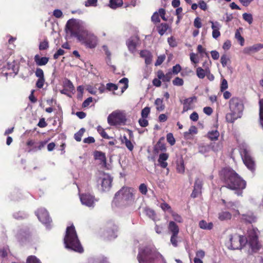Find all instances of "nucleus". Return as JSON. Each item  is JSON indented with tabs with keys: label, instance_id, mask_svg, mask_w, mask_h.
Masks as SVG:
<instances>
[{
	"label": "nucleus",
	"instance_id": "nucleus-1",
	"mask_svg": "<svg viewBox=\"0 0 263 263\" xmlns=\"http://www.w3.org/2000/svg\"><path fill=\"white\" fill-rule=\"evenodd\" d=\"M67 27L70 30L71 35L77 37L78 40L87 48L92 49L96 47L98 38L93 33L89 31L86 24L82 22H74L69 20Z\"/></svg>",
	"mask_w": 263,
	"mask_h": 263
},
{
	"label": "nucleus",
	"instance_id": "nucleus-2",
	"mask_svg": "<svg viewBox=\"0 0 263 263\" xmlns=\"http://www.w3.org/2000/svg\"><path fill=\"white\" fill-rule=\"evenodd\" d=\"M258 230L250 229L248 231L247 237L237 234L231 235L229 236V240L226 242V244L229 249L235 250L241 249L247 242H248L253 251L256 252L261 246L258 240Z\"/></svg>",
	"mask_w": 263,
	"mask_h": 263
},
{
	"label": "nucleus",
	"instance_id": "nucleus-3",
	"mask_svg": "<svg viewBox=\"0 0 263 263\" xmlns=\"http://www.w3.org/2000/svg\"><path fill=\"white\" fill-rule=\"evenodd\" d=\"M220 177L224 183V187L236 191L238 196L242 195V190L245 189L246 182L234 170L230 168H223Z\"/></svg>",
	"mask_w": 263,
	"mask_h": 263
},
{
	"label": "nucleus",
	"instance_id": "nucleus-4",
	"mask_svg": "<svg viewBox=\"0 0 263 263\" xmlns=\"http://www.w3.org/2000/svg\"><path fill=\"white\" fill-rule=\"evenodd\" d=\"M137 258L139 263H155L158 259H160L162 263H166L163 256L153 245L139 249Z\"/></svg>",
	"mask_w": 263,
	"mask_h": 263
},
{
	"label": "nucleus",
	"instance_id": "nucleus-5",
	"mask_svg": "<svg viewBox=\"0 0 263 263\" xmlns=\"http://www.w3.org/2000/svg\"><path fill=\"white\" fill-rule=\"evenodd\" d=\"M64 242L65 247L68 249L79 253L83 252V247L78 239L74 227L73 225L67 228Z\"/></svg>",
	"mask_w": 263,
	"mask_h": 263
},
{
	"label": "nucleus",
	"instance_id": "nucleus-6",
	"mask_svg": "<svg viewBox=\"0 0 263 263\" xmlns=\"http://www.w3.org/2000/svg\"><path fill=\"white\" fill-rule=\"evenodd\" d=\"M242 100L237 97H233L229 101V108L231 112L226 115L227 121L233 123L236 119L241 117L243 110Z\"/></svg>",
	"mask_w": 263,
	"mask_h": 263
},
{
	"label": "nucleus",
	"instance_id": "nucleus-7",
	"mask_svg": "<svg viewBox=\"0 0 263 263\" xmlns=\"http://www.w3.org/2000/svg\"><path fill=\"white\" fill-rule=\"evenodd\" d=\"M133 200L132 189L123 186L116 193L114 202H121L123 204H127L133 201Z\"/></svg>",
	"mask_w": 263,
	"mask_h": 263
},
{
	"label": "nucleus",
	"instance_id": "nucleus-8",
	"mask_svg": "<svg viewBox=\"0 0 263 263\" xmlns=\"http://www.w3.org/2000/svg\"><path fill=\"white\" fill-rule=\"evenodd\" d=\"M126 121L125 114L119 110L113 111L107 118L108 123L111 126L124 124Z\"/></svg>",
	"mask_w": 263,
	"mask_h": 263
},
{
	"label": "nucleus",
	"instance_id": "nucleus-9",
	"mask_svg": "<svg viewBox=\"0 0 263 263\" xmlns=\"http://www.w3.org/2000/svg\"><path fill=\"white\" fill-rule=\"evenodd\" d=\"M112 178L107 174H104L99 178L98 183L100 184V189L103 192H106L110 190L111 186Z\"/></svg>",
	"mask_w": 263,
	"mask_h": 263
},
{
	"label": "nucleus",
	"instance_id": "nucleus-10",
	"mask_svg": "<svg viewBox=\"0 0 263 263\" xmlns=\"http://www.w3.org/2000/svg\"><path fill=\"white\" fill-rule=\"evenodd\" d=\"M117 227L112 222L108 223L107 224L106 230L104 231L103 236L108 239H111L117 237L116 232Z\"/></svg>",
	"mask_w": 263,
	"mask_h": 263
},
{
	"label": "nucleus",
	"instance_id": "nucleus-11",
	"mask_svg": "<svg viewBox=\"0 0 263 263\" xmlns=\"http://www.w3.org/2000/svg\"><path fill=\"white\" fill-rule=\"evenodd\" d=\"M39 220L43 223L47 225L51 221L48 212L45 209H40L36 212ZM48 226H47V227Z\"/></svg>",
	"mask_w": 263,
	"mask_h": 263
},
{
	"label": "nucleus",
	"instance_id": "nucleus-12",
	"mask_svg": "<svg viewBox=\"0 0 263 263\" xmlns=\"http://www.w3.org/2000/svg\"><path fill=\"white\" fill-rule=\"evenodd\" d=\"M242 159L246 166L252 172L255 170V164L252 158L246 151L244 152V155Z\"/></svg>",
	"mask_w": 263,
	"mask_h": 263
},
{
	"label": "nucleus",
	"instance_id": "nucleus-13",
	"mask_svg": "<svg viewBox=\"0 0 263 263\" xmlns=\"http://www.w3.org/2000/svg\"><path fill=\"white\" fill-rule=\"evenodd\" d=\"M82 203L88 207H93L95 201V197L89 194H82L80 196Z\"/></svg>",
	"mask_w": 263,
	"mask_h": 263
},
{
	"label": "nucleus",
	"instance_id": "nucleus-14",
	"mask_svg": "<svg viewBox=\"0 0 263 263\" xmlns=\"http://www.w3.org/2000/svg\"><path fill=\"white\" fill-rule=\"evenodd\" d=\"M196 97L194 96L185 99L183 101H180L181 103L183 104V110L182 113H184L189 110L192 109L193 108V103L194 101H196Z\"/></svg>",
	"mask_w": 263,
	"mask_h": 263
},
{
	"label": "nucleus",
	"instance_id": "nucleus-15",
	"mask_svg": "<svg viewBox=\"0 0 263 263\" xmlns=\"http://www.w3.org/2000/svg\"><path fill=\"white\" fill-rule=\"evenodd\" d=\"M209 22L212 24L211 28L213 30L212 36L214 39H216L220 35L219 29L221 28V26L220 23L217 21L214 22L212 21H210Z\"/></svg>",
	"mask_w": 263,
	"mask_h": 263
},
{
	"label": "nucleus",
	"instance_id": "nucleus-16",
	"mask_svg": "<svg viewBox=\"0 0 263 263\" xmlns=\"http://www.w3.org/2000/svg\"><path fill=\"white\" fill-rule=\"evenodd\" d=\"M202 185V181L199 179H197L195 182L194 190L191 194L192 197H196L201 193Z\"/></svg>",
	"mask_w": 263,
	"mask_h": 263
},
{
	"label": "nucleus",
	"instance_id": "nucleus-17",
	"mask_svg": "<svg viewBox=\"0 0 263 263\" xmlns=\"http://www.w3.org/2000/svg\"><path fill=\"white\" fill-rule=\"evenodd\" d=\"M140 57L144 58L146 65H149L151 64L152 61V54L148 50H142L140 52Z\"/></svg>",
	"mask_w": 263,
	"mask_h": 263
},
{
	"label": "nucleus",
	"instance_id": "nucleus-18",
	"mask_svg": "<svg viewBox=\"0 0 263 263\" xmlns=\"http://www.w3.org/2000/svg\"><path fill=\"white\" fill-rule=\"evenodd\" d=\"M137 39L136 37H131L126 42V45L128 48L132 53H134L136 51L137 45Z\"/></svg>",
	"mask_w": 263,
	"mask_h": 263
},
{
	"label": "nucleus",
	"instance_id": "nucleus-19",
	"mask_svg": "<svg viewBox=\"0 0 263 263\" xmlns=\"http://www.w3.org/2000/svg\"><path fill=\"white\" fill-rule=\"evenodd\" d=\"M34 61L37 66L45 65L49 61V58L47 57H40L39 55L36 54L34 57Z\"/></svg>",
	"mask_w": 263,
	"mask_h": 263
},
{
	"label": "nucleus",
	"instance_id": "nucleus-20",
	"mask_svg": "<svg viewBox=\"0 0 263 263\" xmlns=\"http://www.w3.org/2000/svg\"><path fill=\"white\" fill-rule=\"evenodd\" d=\"M168 229L170 232L172 233V235H178L179 233V227L175 223V222L171 221L169 222L168 226Z\"/></svg>",
	"mask_w": 263,
	"mask_h": 263
},
{
	"label": "nucleus",
	"instance_id": "nucleus-21",
	"mask_svg": "<svg viewBox=\"0 0 263 263\" xmlns=\"http://www.w3.org/2000/svg\"><path fill=\"white\" fill-rule=\"evenodd\" d=\"M209 72V68H205L204 69L201 67H198L196 69V74L199 79H203L206 75L207 73Z\"/></svg>",
	"mask_w": 263,
	"mask_h": 263
},
{
	"label": "nucleus",
	"instance_id": "nucleus-22",
	"mask_svg": "<svg viewBox=\"0 0 263 263\" xmlns=\"http://www.w3.org/2000/svg\"><path fill=\"white\" fill-rule=\"evenodd\" d=\"M231 214L227 211H222L218 214V218L221 221L229 220L231 218Z\"/></svg>",
	"mask_w": 263,
	"mask_h": 263
},
{
	"label": "nucleus",
	"instance_id": "nucleus-23",
	"mask_svg": "<svg viewBox=\"0 0 263 263\" xmlns=\"http://www.w3.org/2000/svg\"><path fill=\"white\" fill-rule=\"evenodd\" d=\"M263 48V44H257L245 49L246 52H256Z\"/></svg>",
	"mask_w": 263,
	"mask_h": 263
},
{
	"label": "nucleus",
	"instance_id": "nucleus-24",
	"mask_svg": "<svg viewBox=\"0 0 263 263\" xmlns=\"http://www.w3.org/2000/svg\"><path fill=\"white\" fill-rule=\"evenodd\" d=\"M207 136L211 140H216L219 136V133L217 130H212L208 132Z\"/></svg>",
	"mask_w": 263,
	"mask_h": 263
},
{
	"label": "nucleus",
	"instance_id": "nucleus-25",
	"mask_svg": "<svg viewBox=\"0 0 263 263\" xmlns=\"http://www.w3.org/2000/svg\"><path fill=\"white\" fill-rule=\"evenodd\" d=\"M155 104L156 106V109L159 111H163L165 109V105L163 103L162 99L157 98L155 101Z\"/></svg>",
	"mask_w": 263,
	"mask_h": 263
},
{
	"label": "nucleus",
	"instance_id": "nucleus-26",
	"mask_svg": "<svg viewBox=\"0 0 263 263\" xmlns=\"http://www.w3.org/2000/svg\"><path fill=\"white\" fill-rule=\"evenodd\" d=\"M199 227L204 230H211L213 224L212 222L207 223L204 220H201L199 223Z\"/></svg>",
	"mask_w": 263,
	"mask_h": 263
},
{
	"label": "nucleus",
	"instance_id": "nucleus-27",
	"mask_svg": "<svg viewBox=\"0 0 263 263\" xmlns=\"http://www.w3.org/2000/svg\"><path fill=\"white\" fill-rule=\"evenodd\" d=\"M95 157L96 159L100 160L101 162L106 164V159L104 153L97 151L95 153Z\"/></svg>",
	"mask_w": 263,
	"mask_h": 263
},
{
	"label": "nucleus",
	"instance_id": "nucleus-28",
	"mask_svg": "<svg viewBox=\"0 0 263 263\" xmlns=\"http://www.w3.org/2000/svg\"><path fill=\"white\" fill-rule=\"evenodd\" d=\"M168 28V26L166 23H161L157 27V30L159 34L163 35Z\"/></svg>",
	"mask_w": 263,
	"mask_h": 263
},
{
	"label": "nucleus",
	"instance_id": "nucleus-29",
	"mask_svg": "<svg viewBox=\"0 0 263 263\" xmlns=\"http://www.w3.org/2000/svg\"><path fill=\"white\" fill-rule=\"evenodd\" d=\"M242 219L249 223H252L256 221V217L253 214H244Z\"/></svg>",
	"mask_w": 263,
	"mask_h": 263
},
{
	"label": "nucleus",
	"instance_id": "nucleus-30",
	"mask_svg": "<svg viewBox=\"0 0 263 263\" xmlns=\"http://www.w3.org/2000/svg\"><path fill=\"white\" fill-rule=\"evenodd\" d=\"M259 104V122L263 129V99H260Z\"/></svg>",
	"mask_w": 263,
	"mask_h": 263
},
{
	"label": "nucleus",
	"instance_id": "nucleus-31",
	"mask_svg": "<svg viewBox=\"0 0 263 263\" xmlns=\"http://www.w3.org/2000/svg\"><path fill=\"white\" fill-rule=\"evenodd\" d=\"M184 162L182 158L178 160L177 162V171L179 173H183L184 172Z\"/></svg>",
	"mask_w": 263,
	"mask_h": 263
},
{
	"label": "nucleus",
	"instance_id": "nucleus-32",
	"mask_svg": "<svg viewBox=\"0 0 263 263\" xmlns=\"http://www.w3.org/2000/svg\"><path fill=\"white\" fill-rule=\"evenodd\" d=\"M144 212L146 215L148 216L151 219L155 220L156 214L154 211L151 209L146 208L144 209Z\"/></svg>",
	"mask_w": 263,
	"mask_h": 263
},
{
	"label": "nucleus",
	"instance_id": "nucleus-33",
	"mask_svg": "<svg viewBox=\"0 0 263 263\" xmlns=\"http://www.w3.org/2000/svg\"><path fill=\"white\" fill-rule=\"evenodd\" d=\"M123 4L122 0H110V7L112 9H116L121 6Z\"/></svg>",
	"mask_w": 263,
	"mask_h": 263
},
{
	"label": "nucleus",
	"instance_id": "nucleus-34",
	"mask_svg": "<svg viewBox=\"0 0 263 263\" xmlns=\"http://www.w3.org/2000/svg\"><path fill=\"white\" fill-rule=\"evenodd\" d=\"M85 131V128H82L74 134V137L77 141L80 142L81 141L82 137L84 134Z\"/></svg>",
	"mask_w": 263,
	"mask_h": 263
},
{
	"label": "nucleus",
	"instance_id": "nucleus-35",
	"mask_svg": "<svg viewBox=\"0 0 263 263\" xmlns=\"http://www.w3.org/2000/svg\"><path fill=\"white\" fill-rule=\"evenodd\" d=\"M120 83L124 84L123 87L121 88V92L123 93L128 86V80L126 78H123L119 81Z\"/></svg>",
	"mask_w": 263,
	"mask_h": 263
},
{
	"label": "nucleus",
	"instance_id": "nucleus-36",
	"mask_svg": "<svg viewBox=\"0 0 263 263\" xmlns=\"http://www.w3.org/2000/svg\"><path fill=\"white\" fill-rule=\"evenodd\" d=\"M243 18L249 24L252 23L253 17L252 14L250 13H245L242 14Z\"/></svg>",
	"mask_w": 263,
	"mask_h": 263
},
{
	"label": "nucleus",
	"instance_id": "nucleus-37",
	"mask_svg": "<svg viewBox=\"0 0 263 263\" xmlns=\"http://www.w3.org/2000/svg\"><path fill=\"white\" fill-rule=\"evenodd\" d=\"M220 61L222 66L226 67L228 63L230 62V60L226 54H223L221 57Z\"/></svg>",
	"mask_w": 263,
	"mask_h": 263
},
{
	"label": "nucleus",
	"instance_id": "nucleus-38",
	"mask_svg": "<svg viewBox=\"0 0 263 263\" xmlns=\"http://www.w3.org/2000/svg\"><path fill=\"white\" fill-rule=\"evenodd\" d=\"M167 141L171 144V145H174L175 143V139L173 136V134L168 133L166 135Z\"/></svg>",
	"mask_w": 263,
	"mask_h": 263
},
{
	"label": "nucleus",
	"instance_id": "nucleus-39",
	"mask_svg": "<svg viewBox=\"0 0 263 263\" xmlns=\"http://www.w3.org/2000/svg\"><path fill=\"white\" fill-rule=\"evenodd\" d=\"M226 208L228 209L235 210L237 214H239V212L237 210H235V208H237V206L235 203L232 202H228L226 204Z\"/></svg>",
	"mask_w": 263,
	"mask_h": 263
},
{
	"label": "nucleus",
	"instance_id": "nucleus-40",
	"mask_svg": "<svg viewBox=\"0 0 263 263\" xmlns=\"http://www.w3.org/2000/svg\"><path fill=\"white\" fill-rule=\"evenodd\" d=\"M183 80L182 79L180 78L179 77H176L173 81V84L175 86H181L183 85Z\"/></svg>",
	"mask_w": 263,
	"mask_h": 263
},
{
	"label": "nucleus",
	"instance_id": "nucleus-41",
	"mask_svg": "<svg viewBox=\"0 0 263 263\" xmlns=\"http://www.w3.org/2000/svg\"><path fill=\"white\" fill-rule=\"evenodd\" d=\"M27 263H41V262L35 256H30L27 258Z\"/></svg>",
	"mask_w": 263,
	"mask_h": 263
},
{
	"label": "nucleus",
	"instance_id": "nucleus-42",
	"mask_svg": "<svg viewBox=\"0 0 263 263\" xmlns=\"http://www.w3.org/2000/svg\"><path fill=\"white\" fill-rule=\"evenodd\" d=\"M139 190L140 193L143 195H146L147 193V187L144 183H142L140 185Z\"/></svg>",
	"mask_w": 263,
	"mask_h": 263
},
{
	"label": "nucleus",
	"instance_id": "nucleus-43",
	"mask_svg": "<svg viewBox=\"0 0 263 263\" xmlns=\"http://www.w3.org/2000/svg\"><path fill=\"white\" fill-rule=\"evenodd\" d=\"M150 112V108L145 107L141 111V116L143 118H146Z\"/></svg>",
	"mask_w": 263,
	"mask_h": 263
},
{
	"label": "nucleus",
	"instance_id": "nucleus-44",
	"mask_svg": "<svg viewBox=\"0 0 263 263\" xmlns=\"http://www.w3.org/2000/svg\"><path fill=\"white\" fill-rule=\"evenodd\" d=\"M165 55L164 54L160 55L157 58L156 62H155V65L156 66L160 65L165 60Z\"/></svg>",
	"mask_w": 263,
	"mask_h": 263
},
{
	"label": "nucleus",
	"instance_id": "nucleus-45",
	"mask_svg": "<svg viewBox=\"0 0 263 263\" xmlns=\"http://www.w3.org/2000/svg\"><path fill=\"white\" fill-rule=\"evenodd\" d=\"M35 75L38 79L44 78L43 70L40 68H37L35 71Z\"/></svg>",
	"mask_w": 263,
	"mask_h": 263
},
{
	"label": "nucleus",
	"instance_id": "nucleus-46",
	"mask_svg": "<svg viewBox=\"0 0 263 263\" xmlns=\"http://www.w3.org/2000/svg\"><path fill=\"white\" fill-rule=\"evenodd\" d=\"M49 47L48 42L47 40L40 43L39 45V49L41 50H46Z\"/></svg>",
	"mask_w": 263,
	"mask_h": 263
},
{
	"label": "nucleus",
	"instance_id": "nucleus-47",
	"mask_svg": "<svg viewBox=\"0 0 263 263\" xmlns=\"http://www.w3.org/2000/svg\"><path fill=\"white\" fill-rule=\"evenodd\" d=\"M181 70V67L179 64H176L174 66L172 69V74H177Z\"/></svg>",
	"mask_w": 263,
	"mask_h": 263
},
{
	"label": "nucleus",
	"instance_id": "nucleus-48",
	"mask_svg": "<svg viewBox=\"0 0 263 263\" xmlns=\"http://www.w3.org/2000/svg\"><path fill=\"white\" fill-rule=\"evenodd\" d=\"M118 88V86L114 83H109L106 84V89L109 91L116 90Z\"/></svg>",
	"mask_w": 263,
	"mask_h": 263
},
{
	"label": "nucleus",
	"instance_id": "nucleus-49",
	"mask_svg": "<svg viewBox=\"0 0 263 263\" xmlns=\"http://www.w3.org/2000/svg\"><path fill=\"white\" fill-rule=\"evenodd\" d=\"M235 36L236 39H237V40L240 42V44L241 46H243L245 41L244 39L241 36L240 32L238 30H237L236 32H235Z\"/></svg>",
	"mask_w": 263,
	"mask_h": 263
},
{
	"label": "nucleus",
	"instance_id": "nucleus-50",
	"mask_svg": "<svg viewBox=\"0 0 263 263\" xmlns=\"http://www.w3.org/2000/svg\"><path fill=\"white\" fill-rule=\"evenodd\" d=\"M103 49L104 50V51H105V54L106 55H107V63L108 64H109V62H110V56H111V53L109 51L108 49V47L107 46H105V45H104L103 46Z\"/></svg>",
	"mask_w": 263,
	"mask_h": 263
},
{
	"label": "nucleus",
	"instance_id": "nucleus-51",
	"mask_svg": "<svg viewBox=\"0 0 263 263\" xmlns=\"http://www.w3.org/2000/svg\"><path fill=\"white\" fill-rule=\"evenodd\" d=\"M164 227H165L164 224H160V225L156 224L155 228V230L157 234H160L162 233V231L164 229Z\"/></svg>",
	"mask_w": 263,
	"mask_h": 263
},
{
	"label": "nucleus",
	"instance_id": "nucleus-52",
	"mask_svg": "<svg viewBox=\"0 0 263 263\" xmlns=\"http://www.w3.org/2000/svg\"><path fill=\"white\" fill-rule=\"evenodd\" d=\"M98 0H87L85 2V6L86 7L96 6Z\"/></svg>",
	"mask_w": 263,
	"mask_h": 263
},
{
	"label": "nucleus",
	"instance_id": "nucleus-53",
	"mask_svg": "<svg viewBox=\"0 0 263 263\" xmlns=\"http://www.w3.org/2000/svg\"><path fill=\"white\" fill-rule=\"evenodd\" d=\"M152 21L155 23H159L160 20L159 18V14L157 12L154 13L153 15L151 17Z\"/></svg>",
	"mask_w": 263,
	"mask_h": 263
},
{
	"label": "nucleus",
	"instance_id": "nucleus-54",
	"mask_svg": "<svg viewBox=\"0 0 263 263\" xmlns=\"http://www.w3.org/2000/svg\"><path fill=\"white\" fill-rule=\"evenodd\" d=\"M45 80V78L38 79L36 82V86L38 88H42L44 84Z\"/></svg>",
	"mask_w": 263,
	"mask_h": 263
},
{
	"label": "nucleus",
	"instance_id": "nucleus-55",
	"mask_svg": "<svg viewBox=\"0 0 263 263\" xmlns=\"http://www.w3.org/2000/svg\"><path fill=\"white\" fill-rule=\"evenodd\" d=\"M139 123L140 125L142 127H146L148 125V121L146 119V118H142L139 119Z\"/></svg>",
	"mask_w": 263,
	"mask_h": 263
},
{
	"label": "nucleus",
	"instance_id": "nucleus-56",
	"mask_svg": "<svg viewBox=\"0 0 263 263\" xmlns=\"http://www.w3.org/2000/svg\"><path fill=\"white\" fill-rule=\"evenodd\" d=\"M159 16H160L162 19L165 21H167V18L165 17V10L163 8H160L158 10Z\"/></svg>",
	"mask_w": 263,
	"mask_h": 263
},
{
	"label": "nucleus",
	"instance_id": "nucleus-57",
	"mask_svg": "<svg viewBox=\"0 0 263 263\" xmlns=\"http://www.w3.org/2000/svg\"><path fill=\"white\" fill-rule=\"evenodd\" d=\"M228 82L226 79H223L221 82V86H220V90L221 91H223L224 90L228 88Z\"/></svg>",
	"mask_w": 263,
	"mask_h": 263
},
{
	"label": "nucleus",
	"instance_id": "nucleus-58",
	"mask_svg": "<svg viewBox=\"0 0 263 263\" xmlns=\"http://www.w3.org/2000/svg\"><path fill=\"white\" fill-rule=\"evenodd\" d=\"M194 25L197 28H200L201 27L202 24L199 17H197L195 19L194 22Z\"/></svg>",
	"mask_w": 263,
	"mask_h": 263
},
{
	"label": "nucleus",
	"instance_id": "nucleus-59",
	"mask_svg": "<svg viewBox=\"0 0 263 263\" xmlns=\"http://www.w3.org/2000/svg\"><path fill=\"white\" fill-rule=\"evenodd\" d=\"M172 216L173 217V219L175 221H176L177 222L181 223L182 222V217L179 215L177 213H173L172 214Z\"/></svg>",
	"mask_w": 263,
	"mask_h": 263
},
{
	"label": "nucleus",
	"instance_id": "nucleus-60",
	"mask_svg": "<svg viewBox=\"0 0 263 263\" xmlns=\"http://www.w3.org/2000/svg\"><path fill=\"white\" fill-rule=\"evenodd\" d=\"M172 78V74L171 71H168L165 74H164V77L163 79V82H169Z\"/></svg>",
	"mask_w": 263,
	"mask_h": 263
},
{
	"label": "nucleus",
	"instance_id": "nucleus-61",
	"mask_svg": "<svg viewBox=\"0 0 263 263\" xmlns=\"http://www.w3.org/2000/svg\"><path fill=\"white\" fill-rule=\"evenodd\" d=\"M177 235H172V236L171 237V242L172 244L173 245V246L175 247L177 246Z\"/></svg>",
	"mask_w": 263,
	"mask_h": 263
},
{
	"label": "nucleus",
	"instance_id": "nucleus-62",
	"mask_svg": "<svg viewBox=\"0 0 263 263\" xmlns=\"http://www.w3.org/2000/svg\"><path fill=\"white\" fill-rule=\"evenodd\" d=\"M65 53V51L64 50L62 49H59L56 53H54V54L53 55V58L54 59H57L59 56L60 55H62L64 54Z\"/></svg>",
	"mask_w": 263,
	"mask_h": 263
},
{
	"label": "nucleus",
	"instance_id": "nucleus-63",
	"mask_svg": "<svg viewBox=\"0 0 263 263\" xmlns=\"http://www.w3.org/2000/svg\"><path fill=\"white\" fill-rule=\"evenodd\" d=\"M92 102V97H89L87 99H86L82 104V106L83 107H86L89 105L90 103Z\"/></svg>",
	"mask_w": 263,
	"mask_h": 263
},
{
	"label": "nucleus",
	"instance_id": "nucleus-64",
	"mask_svg": "<svg viewBox=\"0 0 263 263\" xmlns=\"http://www.w3.org/2000/svg\"><path fill=\"white\" fill-rule=\"evenodd\" d=\"M199 6L200 8L204 11L208 9V6L206 3L203 1H200L199 3Z\"/></svg>",
	"mask_w": 263,
	"mask_h": 263
}]
</instances>
